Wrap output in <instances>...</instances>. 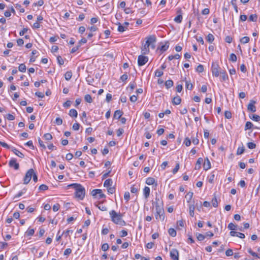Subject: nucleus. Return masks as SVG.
Masks as SVG:
<instances>
[{
    "label": "nucleus",
    "instance_id": "obj_12",
    "mask_svg": "<svg viewBox=\"0 0 260 260\" xmlns=\"http://www.w3.org/2000/svg\"><path fill=\"white\" fill-rule=\"evenodd\" d=\"M230 234L231 236L233 237H238L241 239H244L245 238V235L242 233L237 232L235 231H231L230 233Z\"/></svg>",
    "mask_w": 260,
    "mask_h": 260
},
{
    "label": "nucleus",
    "instance_id": "obj_46",
    "mask_svg": "<svg viewBox=\"0 0 260 260\" xmlns=\"http://www.w3.org/2000/svg\"><path fill=\"white\" fill-rule=\"evenodd\" d=\"M196 71L199 73H202L204 71V67L202 64H199L196 68Z\"/></svg>",
    "mask_w": 260,
    "mask_h": 260
},
{
    "label": "nucleus",
    "instance_id": "obj_44",
    "mask_svg": "<svg viewBox=\"0 0 260 260\" xmlns=\"http://www.w3.org/2000/svg\"><path fill=\"white\" fill-rule=\"evenodd\" d=\"M244 151H245V148H244V147H239L238 148V149H237V155H241L242 153H243Z\"/></svg>",
    "mask_w": 260,
    "mask_h": 260
},
{
    "label": "nucleus",
    "instance_id": "obj_3",
    "mask_svg": "<svg viewBox=\"0 0 260 260\" xmlns=\"http://www.w3.org/2000/svg\"><path fill=\"white\" fill-rule=\"evenodd\" d=\"M156 213L155 217L156 220L164 221L165 220V211L162 206H159L157 203L155 206Z\"/></svg>",
    "mask_w": 260,
    "mask_h": 260
},
{
    "label": "nucleus",
    "instance_id": "obj_40",
    "mask_svg": "<svg viewBox=\"0 0 260 260\" xmlns=\"http://www.w3.org/2000/svg\"><path fill=\"white\" fill-rule=\"evenodd\" d=\"M19 71L21 72H25L26 71V66L24 64L21 63L18 67Z\"/></svg>",
    "mask_w": 260,
    "mask_h": 260
},
{
    "label": "nucleus",
    "instance_id": "obj_2",
    "mask_svg": "<svg viewBox=\"0 0 260 260\" xmlns=\"http://www.w3.org/2000/svg\"><path fill=\"white\" fill-rule=\"evenodd\" d=\"M110 215L112 221L117 224L123 225L122 223H125V222L122 220V215L120 213H117L115 211L112 210L110 212Z\"/></svg>",
    "mask_w": 260,
    "mask_h": 260
},
{
    "label": "nucleus",
    "instance_id": "obj_56",
    "mask_svg": "<svg viewBox=\"0 0 260 260\" xmlns=\"http://www.w3.org/2000/svg\"><path fill=\"white\" fill-rule=\"evenodd\" d=\"M248 252L251 255H252L253 256H255L257 258H259V257L258 256V255H257V253H256L255 252H253L252 251L251 249V248H249L248 250Z\"/></svg>",
    "mask_w": 260,
    "mask_h": 260
},
{
    "label": "nucleus",
    "instance_id": "obj_47",
    "mask_svg": "<svg viewBox=\"0 0 260 260\" xmlns=\"http://www.w3.org/2000/svg\"><path fill=\"white\" fill-rule=\"evenodd\" d=\"M186 146L188 147L191 144V141L188 138H186L183 142Z\"/></svg>",
    "mask_w": 260,
    "mask_h": 260
},
{
    "label": "nucleus",
    "instance_id": "obj_35",
    "mask_svg": "<svg viewBox=\"0 0 260 260\" xmlns=\"http://www.w3.org/2000/svg\"><path fill=\"white\" fill-rule=\"evenodd\" d=\"M84 99L87 103H91L92 102V99L90 94H86L84 96Z\"/></svg>",
    "mask_w": 260,
    "mask_h": 260
},
{
    "label": "nucleus",
    "instance_id": "obj_61",
    "mask_svg": "<svg viewBox=\"0 0 260 260\" xmlns=\"http://www.w3.org/2000/svg\"><path fill=\"white\" fill-rule=\"evenodd\" d=\"M48 188V186L45 184H42L39 186V190H46Z\"/></svg>",
    "mask_w": 260,
    "mask_h": 260
},
{
    "label": "nucleus",
    "instance_id": "obj_4",
    "mask_svg": "<svg viewBox=\"0 0 260 260\" xmlns=\"http://www.w3.org/2000/svg\"><path fill=\"white\" fill-rule=\"evenodd\" d=\"M219 65L218 63L215 62H213L212 64L211 71L213 76L217 77L219 76L220 74V72L219 71Z\"/></svg>",
    "mask_w": 260,
    "mask_h": 260
},
{
    "label": "nucleus",
    "instance_id": "obj_11",
    "mask_svg": "<svg viewBox=\"0 0 260 260\" xmlns=\"http://www.w3.org/2000/svg\"><path fill=\"white\" fill-rule=\"evenodd\" d=\"M9 166L12 168H14L15 170H18L19 167V165L17 162L16 160L15 159H11L9 161Z\"/></svg>",
    "mask_w": 260,
    "mask_h": 260
},
{
    "label": "nucleus",
    "instance_id": "obj_50",
    "mask_svg": "<svg viewBox=\"0 0 260 260\" xmlns=\"http://www.w3.org/2000/svg\"><path fill=\"white\" fill-rule=\"evenodd\" d=\"M247 145L248 148L250 149H254L256 147V145L253 142H248Z\"/></svg>",
    "mask_w": 260,
    "mask_h": 260
},
{
    "label": "nucleus",
    "instance_id": "obj_14",
    "mask_svg": "<svg viewBox=\"0 0 260 260\" xmlns=\"http://www.w3.org/2000/svg\"><path fill=\"white\" fill-rule=\"evenodd\" d=\"M211 165L209 159H208V158L206 157L205 159V161L203 165L204 169L206 171L208 170L211 168Z\"/></svg>",
    "mask_w": 260,
    "mask_h": 260
},
{
    "label": "nucleus",
    "instance_id": "obj_57",
    "mask_svg": "<svg viewBox=\"0 0 260 260\" xmlns=\"http://www.w3.org/2000/svg\"><path fill=\"white\" fill-rule=\"evenodd\" d=\"M80 125L78 123L76 122L73 124L72 128L74 131H78L80 128Z\"/></svg>",
    "mask_w": 260,
    "mask_h": 260
},
{
    "label": "nucleus",
    "instance_id": "obj_64",
    "mask_svg": "<svg viewBox=\"0 0 260 260\" xmlns=\"http://www.w3.org/2000/svg\"><path fill=\"white\" fill-rule=\"evenodd\" d=\"M59 208H60L59 204H56L53 205L52 209H53V211L56 212L59 209Z\"/></svg>",
    "mask_w": 260,
    "mask_h": 260
},
{
    "label": "nucleus",
    "instance_id": "obj_51",
    "mask_svg": "<svg viewBox=\"0 0 260 260\" xmlns=\"http://www.w3.org/2000/svg\"><path fill=\"white\" fill-rule=\"evenodd\" d=\"M197 238L199 241H203L205 238V236L203 235L202 234H198L197 236Z\"/></svg>",
    "mask_w": 260,
    "mask_h": 260
},
{
    "label": "nucleus",
    "instance_id": "obj_38",
    "mask_svg": "<svg viewBox=\"0 0 260 260\" xmlns=\"http://www.w3.org/2000/svg\"><path fill=\"white\" fill-rule=\"evenodd\" d=\"M252 126H253V124L250 121H247L246 123V124L245 126V130L251 129L252 127Z\"/></svg>",
    "mask_w": 260,
    "mask_h": 260
},
{
    "label": "nucleus",
    "instance_id": "obj_16",
    "mask_svg": "<svg viewBox=\"0 0 260 260\" xmlns=\"http://www.w3.org/2000/svg\"><path fill=\"white\" fill-rule=\"evenodd\" d=\"M181 102V99L180 97L178 95L174 97L173 99L172 103L174 105H178L180 104Z\"/></svg>",
    "mask_w": 260,
    "mask_h": 260
},
{
    "label": "nucleus",
    "instance_id": "obj_20",
    "mask_svg": "<svg viewBox=\"0 0 260 260\" xmlns=\"http://www.w3.org/2000/svg\"><path fill=\"white\" fill-rule=\"evenodd\" d=\"M12 151L14 152V153H15V154L20 158H23L24 157V154L16 148H13Z\"/></svg>",
    "mask_w": 260,
    "mask_h": 260
},
{
    "label": "nucleus",
    "instance_id": "obj_39",
    "mask_svg": "<svg viewBox=\"0 0 260 260\" xmlns=\"http://www.w3.org/2000/svg\"><path fill=\"white\" fill-rule=\"evenodd\" d=\"M257 15L256 14H252L250 15L249 20L250 21L256 22L257 20Z\"/></svg>",
    "mask_w": 260,
    "mask_h": 260
},
{
    "label": "nucleus",
    "instance_id": "obj_34",
    "mask_svg": "<svg viewBox=\"0 0 260 260\" xmlns=\"http://www.w3.org/2000/svg\"><path fill=\"white\" fill-rule=\"evenodd\" d=\"M101 193V189H95L92 190L91 194L93 197H95L98 193Z\"/></svg>",
    "mask_w": 260,
    "mask_h": 260
},
{
    "label": "nucleus",
    "instance_id": "obj_37",
    "mask_svg": "<svg viewBox=\"0 0 260 260\" xmlns=\"http://www.w3.org/2000/svg\"><path fill=\"white\" fill-rule=\"evenodd\" d=\"M249 38L248 37H244L242 38L240 40V42L241 43L245 44L247 43L249 41Z\"/></svg>",
    "mask_w": 260,
    "mask_h": 260
},
{
    "label": "nucleus",
    "instance_id": "obj_22",
    "mask_svg": "<svg viewBox=\"0 0 260 260\" xmlns=\"http://www.w3.org/2000/svg\"><path fill=\"white\" fill-rule=\"evenodd\" d=\"M155 183V179L153 177H148L146 179V183L147 185H152Z\"/></svg>",
    "mask_w": 260,
    "mask_h": 260
},
{
    "label": "nucleus",
    "instance_id": "obj_41",
    "mask_svg": "<svg viewBox=\"0 0 260 260\" xmlns=\"http://www.w3.org/2000/svg\"><path fill=\"white\" fill-rule=\"evenodd\" d=\"M194 206L193 205L189 206V215L193 217L194 216Z\"/></svg>",
    "mask_w": 260,
    "mask_h": 260
},
{
    "label": "nucleus",
    "instance_id": "obj_18",
    "mask_svg": "<svg viewBox=\"0 0 260 260\" xmlns=\"http://www.w3.org/2000/svg\"><path fill=\"white\" fill-rule=\"evenodd\" d=\"M150 190L149 187L145 186L143 189V193L146 199H147L150 195Z\"/></svg>",
    "mask_w": 260,
    "mask_h": 260
},
{
    "label": "nucleus",
    "instance_id": "obj_53",
    "mask_svg": "<svg viewBox=\"0 0 260 260\" xmlns=\"http://www.w3.org/2000/svg\"><path fill=\"white\" fill-rule=\"evenodd\" d=\"M55 123L57 125H60L62 123V119L59 117H57L55 119Z\"/></svg>",
    "mask_w": 260,
    "mask_h": 260
},
{
    "label": "nucleus",
    "instance_id": "obj_45",
    "mask_svg": "<svg viewBox=\"0 0 260 260\" xmlns=\"http://www.w3.org/2000/svg\"><path fill=\"white\" fill-rule=\"evenodd\" d=\"M185 87L187 89L191 90L192 89V84L190 83V82L188 81H186L185 82Z\"/></svg>",
    "mask_w": 260,
    "mask_h": 260
},
{
    "label": "nucleus",
    "instance_id": "obj_43",
    "mask_svg": "<svg viewBox=\"0 0 260 260\" xmlns=\"http://www.w3.org/2000/svg\"><path fill=\"white\" fill-rule=\"evenodd\" d=\"M193 193L192 192H189L185 196V198L188 200V202H189L191 200L193 196Z\"/></svg>",
    "mask_w": 260,
    "mask_h": 260
},
{
    "label": "nucleus",
    "instance_id": "obj_62",
    "mask_svg": "<svg viewBox=\"0 0 260 260\" xmlns=\"http://www.w3.org/2000/svg\"><path fill=\"white\" fill-rule=\"evenodd\" d=\"M215 177V175L213 173H212L209 177L208 181L210 183H212Z\"/></svg>",
    "mask_w": 260,
    "mask_h": 260
},
{
    "label": "nucleus",
    "instance_id": "obj_60",
    "mask_svg": "<svg viewBox=\"0 0 260 260\" xmlns=\"http://www.w3.org/2000/svg\"><path fill=\"white\" fill-rule=\"evenodd\" d=\"M163 74L162 71L157 70L155 72V76L157 77H161L162 76Z\"/></svg>",
    "mask_w": 260,
    "mask_h": 260
},
{
    "label": "nucleus",
    "instance_id": "obj_32",
    "mask_svg": "<svg viewBox=\"0 0 260 260\" xmlns=\"http://www.w3.org/2000/svg\"><path fill=\"white\" fill-rule=\"evenodd\" d=\"M180 58V55L178 54H176L174 55H169L168 56V59L169 60H172L173 59H178Z\"/></svg>",
    "mask_w": 260,
    "mask_h": 260
},
{
    "label": "nucleus",
    "instance_id": "obj_55",
    "mask_svg": "<svg viewBox=\"0 0 260 260\" xmlns=\"http://www.w3.org/2000/svg\"><path fill=\"white\" fill-rule=\"evenodd\" d=\"M57 62L59 65H62L64 63V61L60 56L57 57Z\"/></svg>",
    "mask_w": 260,
    "mask_h": 260
},
{
    "label": "nucleus",
    "instance_id": "obj_36",
    "mask_svg": "<svg viewBox=\"0 0 260 260\" xmlns=\"http://www.w3.org/2000/svg\"><path fill=\"white\" fill-rule=\"evenodd\" d=\"M35 230L33 229H28L25 234L28 236H32L34 234Z\"/></svg>",
    "mask_w": 260,
    "mask_h": 260
},
{
    "label": "nucleus",
    "instance_id": "obj_27",
    "mask_svg": "<svg viewBox=\"0 0 260 260\" xmlns=\"http://www.w3.org/2000/svg\"><path fill=\"white\" fill-rule=\"evenodd\" d=\"M168 233L169 234L173 237H174L176 236V231L173 228L169 229L168 230Z\"/></svg>",
    "mask_w": 260,
    "mask_h": 260
},
{
    "label": "nucleus",
    "instance_id": "obj_30",
    "mask_svg": "<svg viewBox=\"0 0 260 260\" xmlns=\"http://www.w3.org/2000/svg\"><path fill=\"white\" fill-rule=\"evenodd\" d=\"M250 119L255 121H260V116L256 114H253L252 116H250Z\"/></svg>",
    "mask_w": 260,
    "mask_h": 260
},
{
    "label": "nucleus",
    "instance_id": "obj_48",
    "mask_svg": "<svg viewBox=\"0 0 260 260\" xmlns=\"http://www.w3.org/2000/svg\"><path fill=\"white\" fill-rule=\"evenodd\" d=\"M237 56L236 55L234 54V53H232L230 54V60L233 62H236V60H237Z\"/></svg>",
    "mask_w": 260,
    "mask_h": 260
},
{
    "label": "nucleus",
    "instance_id": "obj_25",
    "mask_svg": "<svg viewBox=\"0 0 260 260\" xmlns=\"http://www.w3.org/2000/svg\"><path fill=\"white\" fill-rule=\"evenodd\" d=\"M238 225H236L232 222L230 223L228 225V229L230 230H232V231L233 230H237L238 229Z\"/></svg>",
    "mask_w": 260,
    "mask_h": 260
},
{
    "label": "nucleus",
    "instance_id": "obj_6",
    "mask_svg": "<svg viewBox=\"0 0 260 260\" xmlns=\"http://www.w3.org/2000/svg\"><path fill=\"white\" fill-rule=\"evenodd\" d=\"M148 60L147 56L143 55H139L138 58V64L139 66L144 65Z\"/></svg>",
    "mask_w": 260,
    "mask_h": 260
},
{
    "label": "nucleus",
    "instance_id": "obj_28",
    "mask_svg": "<svg viewBox=\"0 0 260 260\" xmlns=\"http://www.w3.org/2000/svg\"><path fill=\"white\" fill-rule=\"evenodd\" d=\"M72 76V73L71 71H68L64 74V78L66 80L69 81L71 79Z\"/></svg>",
    "mask_w": 260,
    "mask_h": 260
},
{
    "label": "nucleus",
    "instance_id": "obj_13",
    "mask_svg": "<svg viewBox=\"0 0 260 260\" xmlns=\"http://www.w3.org/2000/svg\"><path fill=\"white\" fill-rule=\"evenodd\" d=\"M141 52L142 54H147L149 52V46L145 43L141 48Z\"/></svg>",
    "mask_w": 260,
    "mask_h": 260
},
{
    "label": "nucleus",
    "instance_id": "obj_58",
    "mask_svg": "<svg viewBox=\"0 0 260 260\" xmlns=\"http://www.w3.org/2000/svg\"><path fill=\"white\" fill-rule=\"evenodd\" d=\"M109 248V246L107 243H104L102 246V249L104 251H106L107 250H108Z\"/></svg>",
    "mask_w": 260,
    "mask_h": 260
},
{
    "label": "nucleus",
    "instance_id": "obj_29",
    "mask_svg": "<svg viewBox=\"0 0 260 260\" xmlns=\"http://www.w3.org/2000/svg\"><path fill=\"white\" fill-rule=\"evenodd\" d=\"M95 205L101 211H104L107 210V207L101 203H99L98 205L95 204Z\"/></svg>",
    "mask_w": 260,
    "mask_h": 260
},
{
    "label": "nucleus",
    "instance_id": "obj_8",
    "mask_svg": "<svg viewBox=\"0 0 260 260\" xmlns=\"http://www.w3.org/2000/svg\"><path fill=\"white\" fill-rule=\"evenodd\" d=\"M181 12H182V11H181V9H178V10L177 11V13L178 14V15L174 19V21L177 23H180L182 22V16L181 14Z\"/></svg>",
    "mask_w": 260,
    "mask_h": 260
},
{
    "label": "nucleus",
    "instance_id": "obj_59",
    "mask_svg": "<svg viewBox=\"0 0 260 260\" xmlns=\"http://www.w3.org/2000/svg\"><path fill=\"white\" fill-rule=\"evenodd\" d=\"M225 254L228 256H232L233 254V252L232 249H229L226 250L225 251Z\"/></svg>",
    "mask_w": 260,
    "mask_h": 260
},
{
    "label": "nucleus",
    "instance_id": "obj_49",
    "mask_svg": "<svg viewBox=\"0 0 260 260\" xmlns=\"http://www.w3.org/2000/svg\"><path fill=\"white\" fill-rule=\"evenodd\" d=\"M43 137L46 140H50L52 139V136L50 133H46L44 134Z\"/></svg>",
    "mask_w": 260,
    "mask_h": 260
},
{
    "label": "nucleus",
    "instance_id": "obj_15",
    "mask_svg": "<svg viewBox=\"0 0 260 260\" xmlns=\"http://www.w3.org/2000/svg\"><path fill=\"white\" fill-rule=\"evenodd\" d=\"M123 112L122 111L120 110H117L115 111L114 112V118L118 119L120 118Z\"/></svg>",
    "mask_w": 260,
    "mask_h": 260
},
{
    "label": "nucleus",
    "instance_id": "obj_24",
    "mask_svg": "<svg viewBox=\"0 0 260 260\" xmlns=\"http://www.w3.org/2000/svg\"><path fill=\"white\" fill-rule=\"evenodd\" d=\"M165 86L167 89H169L173 86V82L172 80H168L165 82Z\"/></svg>",
    "mask_w": 260,
    "mask_h": 260
},
{
    "label": "nucleus",
    "instance_id": "obj_5",
    "mask_svg": "<svg viewBox=\"0 0 260 260\" xmlns=\"http://www.w3.org/2000/svg\"><path fill=\"white\" fill-rule=\"evenodd\" d=\"M33 173L34 170L32 169H30L27 171L24 178V184H27L29 182Z\"/></svg>",
    "mask_w": 260,
    "mask_h": 260
},
{
    "label": "nucleus",
    "instance_id": "obj_23",
    "mask_svg": "<svg viewBox=\"0 0 260 260\" xmlns=\"http://www.w3.org/2000/svg\"><path fill=\"white\" fill-rule=\"evenodd\" d=\"M202 162H203L202 158H201V157L199 158L196 162L195 169H200L201 168V165Z\"/></svg>",
    "mask_w": 260,
    "mask_h": 260
},
{
    "label": "nucleus",
    "instance_id": "obj_1",
    "mask_svg": "<svg viewBox=\"0 0 260 260\" xmlns=\"http://www.w3.org/2000/svg\"><path fill=\"white\" fill-rule=\"evenodd\" d=\"M69 187H73L75 190V197L79 200H83L85 194V189L84 187L80 184L73 183L68 186Z\"/></svg>",
    "mask_w": 260,
    "mask_h": 260
},
{
    "label": "nucleus",
    "instance_id": "obj_7",
    "mask_svg": "<svg viewBox=\"0 0 260 260\" xmlns=\"http://www.w3.org/2000/svg\"><path fill=\"white\" fill-rule=\"evenodd\" d=\"M170 257L173 260H179V252L176 249H173L170 251Z\"/></svg>",
    "mask_w": 260,
    "mask_h": 260
},
{
    "label": "nucleus",
    "instance_id": "obj_19",
    "mask_svg": "<svg viewBox=\"0 0 260 260\" xmlns=\"http://www.w3.org/2000/svg\"><path fill=\"white\" fill-rule=\"evenodd\" d=\"M220 74L221 75V81H225L228 79V75L225 71H220Z\"/></svg>",
    "mask_w": 260,
    "mask_h": 260
},
{
    "label": "nucleus",
    "instance_id": "obj_17",
    "mask_svg": "<svg viewBox=\"0 0 260 260\" xmlns=\"http://www.w3.org/2000/svg\"><path fill=\"white\" fill-rule=\"evenodd\" d=\"M113 181L111 179H108L105 181L104 186L107 188L110 187L112 186Z\"/></svg>",
    "mask_w": 260,
    "mask_h": 260
},
{
    "label": "nucleus",
    "instance_id": "obj_63",
    "mask_svg": "<svg viewBox=\"0 0 260 260\" xmlns=\"http://www.w3.org/2000/svg\"><path fill=\"white\" fill-rule=\"evenodd\" d=\"M124 199L126 201H128L130 199V194L129 192L127 191L125 192L124 195Z\"/></svg>",
    "mask_w": 260,
    "mask_h": 260
},
{
    "label": "nucleus",
    "instance_id": "obj_42",
    "mask_svg": "<svg viewBox=\"0 0 260 260\" xmlns=\"http://www.w3.org/2000/svg\"><path fill=\"white\" fill-rule=\"evenodd\" d=\"M211 203L213 207H217L218 206V202L215 196H214V198H213Z\"/></svg>",
    "mask_w": 260,
    "mask_h": 260
},
{
    "label": "nucleus",
    "instance_id": "obj_33",
    "mask_svg": "<svg viewBox=\"0 0 260 260\" xmlns=\"http://www.w3.org/2000/svg\"><path fill=\"white\" fill-rule=\"evenodd\" d=\"M206 40L209 43H212L214 40V37L213 35L209 34L207 36Z\"/></svg>",
    "mask_w": 260,
    "mask_h": 260
},
{
    "label": "nucleus",
    "instance_id": "obj_9",
    "mask_svg": "<svg viewBox=\"0 0 260 260\" xmlns=\"http://www.w3.org/2000/svg\"><path fill=\"white\" fill-rule=\"evenodd\" d=\"M256 103V102L253 100H251L250 101L249 104L247 106V109L249 111H250L252 112H255L256 111V108L254 106V104Z\"/></svg>",
    "mask_w": 260,
    "mask_h": 260
},
{
    "label": "nucleus",
    "instance_id": "obj_10",
    "mask_svg": "<svg viewBox=\"0 0 260 260\" xmlns=\"http://www.w3.org/2000/svg\"><path fill=\"white\" fill-rule=\"evenodd\" d=\"M156 37L154 36H150L147 38L146 43L150 46L151 44H153L156 42Z\"/></svg>",
    "mask_w": 260,
    "mask_h": 260
},
{
    "label": "nucleus",
    "instance_id": "obj_26",
    "mask_svg": "<svg viewBox=\"0 0 260 260\" xmlns=\"http://www.w3.org/2000/svg\"><path fill=\"white\" fill-rule=\"evenodd\" d=\"M118 25V27L117 30L118 31L122 32L126 30V26L121 25L120 23H119Z\"/></svg>",
    "mask_w": 260,
    "mask_h": 260
},
{
    "label": "nucleus",
    "instance_id": "obj_31",
    "mask_svg": "<svg viewBox=\"0 0 260 260\" xmlns=\"http://www.w3.org/2000/svg\"><path fill=\"white\" fill-rule=\"evenodd\" d=\"M169 48V43L168 42H166L165 45H162L160 47V51L164 52L166 51Z\"/></svg>",
    "mask_w": 260,
    "mask_h": 260
},
{
    "label": "nucleus",
    "instance_id": "obj_54",
    "mask_svg": "<svg viewBox=\"0 0 260 260\" xmlns=\"http://www.w3.org/2000/svg\"><path fill=\"white\" fill-rule=\"evenodd\" d=\"M5 117L9 120H13L15 119L14 116L11 114H7Z\"/></svg>",
    "mask_w": 260,
    "mask_h": 260
},
{
    "label": "nucleus",
    "instance_id": "obj_21",
    "mask_svg": "<svg viewBox=\"0 0 260 260\" xmlns=\"http://www.w3.org/2000/svg\"><path fill=\"white\" fill-rule=\"evenodd\" d=\"M69 115L71 117H77L78 115V113L76 110L72 109L70 110Z\"/></svg>",
    "mask_w": 260,
    "mask_h": 260
},
{
    "label": "nucleus",
    "instance_id": "obj_52",
    "mask_svg": "<svg viewBox=\"0 0 260 260\" xmlns=\"http://www.w3.org/2000/svg\"><path fill=\"white\" fill-rule=\"evenodd\" d=\"M225 117L228 119H230L232 118V113L229 111H225L224 112Z\"/></svg>",
    "mask_w": 260,
    "mask_h": 260
}]
</instances>
